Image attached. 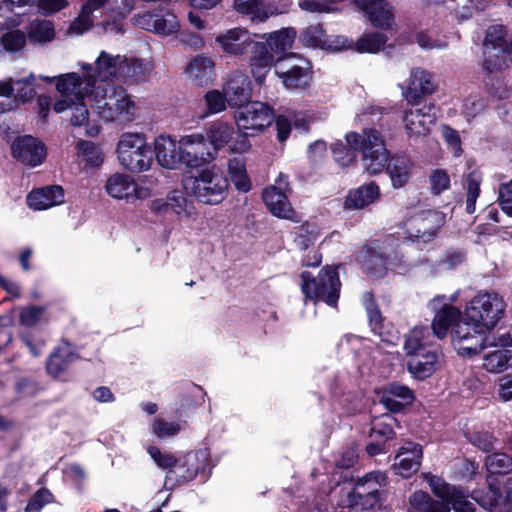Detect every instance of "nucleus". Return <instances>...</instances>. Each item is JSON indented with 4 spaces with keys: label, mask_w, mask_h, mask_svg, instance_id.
Segmentation results:
<instances>
[{
    "label": "nucleus",
    "mask_w": 512,
    "mask_h": 512,
    "mask_svg": "<svg viewBox=\"0 0 512 512\" xmlns=\"http://www.w3.org/2000/svg\"><path fill=\"white\" fill-rule=\"evenodd\" d=\"M276 185L267 187L262 193V198L268 210L278 218L293 219L295 212L289 203L284 189L287 181L283 175L276 180Z\"/></svg>",
    "instance_id": "4be33fe9"
},
{
    "label": "nucleus",
    "mask_w": 512,
    "mask_h": 512,
    "mask_svg": "<svg viewBox=\"0 0 512 512\" xmlns=\"http://www.w3.org/2000/svg\"><path fill=\"white\" fill-rule=\"evenodd\" d=\"M184 188L198 201L217 205L226 198L229 182L223 171L213 165L202 169L196 176L185 179Z\"/></svg>",
    "instance_id": "0eeeda50"
},
{
    "label": "nucleus",
    "mask_w": 512,
    "mask_h": 512,
    "mask_svg": "<svg viewBox=\"0 0 512 512\" xmlns=\"http://www.w3.org/2000/svg\"><path fill=\"white\" fill-rule=\"evenodd\" d=\"M301 279V289L307 298L321 300L329 306L336 305L341 287L336 268H323L317 278L304 271L301 273Z\"/></svg>",
    "instance_id": "9b49d317"
},
{
    "label": "nucleus",
    "mask_w": 512,
    "mask_h": 512,
    "mask_svg": "<svg viewBox=\"0 0 512 512\" xmlns=\"http://www.w3.org/2000/svg\"><path fill=\"white\" fill-rule=\"evenodd\" d=\"M512 366V350L501 348L484 356L483 367L491 373H500Z\"/></svg>",
    "instance_id": "a19ab883"
},
{
    "label": "nucleus",
    "mask_w": 512,
    "mask_h": 512,
    "mask_svg": "<svg viewBox=\"0 0 512 512\" xmlns=\"http://www.w3.org/2000/svg\"><path fill=\"white\" fill-rule=\"evenodd\" d=\"M332 503L341 510H355L360 512L365 510L362 507V502L356 493L355 486L345 484L339 487L331 499Z\"/></svg>",
    "instance_id": "58836bf2"
},
{
    "label": "nucleus",
    "mask_w": 512,
    "mask_h": 512,
    "mask_svg": "<svg viewBox=\"0 0 512 512\" xmlns=\"http://www.w3.org/2000/svg\"><path fill=\"white\" fill-rule=\"evenodd\" d=\"M0 42L4 50L14 53L24 48L26 34L21 30H9L2 34Z\"/></svg>",
    "instance_id": "8fccbe9b"
},
{
    "label": "nucleus",
    "mask_w": 512,
    "mask_h": 512,
    "mask_svg": "<svg viewBox=\"0 0 512 512\" xmlns=\"http://www.w3.org/2000/svg\"><path fill=\"white\" fill-rule=\"evenodd\" d=\"M433 494L442 502L433 500L426 492L416 491L410 497V504L413 508L424 512H450L449 505L454 512H475L474 502L468 499L463 490L451 486L443 479L430 473L424 474Z\"/></svg>",
    "instance_id": "7ed1b4c3"
},
{
    "label": "nucleus",
    "mask_w": 512,
    "mask_h": 512,
    "mask_svg": "<svg viewBox=\"0 0 512 512\" xmlns=\"http://www.w3.org/2000/svg\"><path fill=\"white\" fill-rule=\"evenodd\" d=\"M234 133V127L230 123L215 122L208 128L204 135L210 147L215 151V158L219 150L232 141Z\"/></svg>",
    "instance_id": "f704fd0d"
},
{
    "label": "nucleus",
    "mask_w": 512,
    "mask_h": 512,
    "mask_svg": "<svg viewBox=\"0 0 512 512\" xmlns=\"http://www.w3.org/2000/svg\"><path fill=\"white\" fill-rule=\"evenodd\" d=\"M117 154L121 166L132 173L149 170L153 162L151 146L138 133L123 134L117 146Z\"/></svg>",
    "instance_id": "9d476101"
},
{
    "label": "nucleus",
    "mask_w": 512,
    "mask_h": 512,
    "mask_svg": "<svg viewBox=\"0 0 512 512\" xmlns=\"http://www.w3.org/2000/svg\"><path fill=\"white\" fill-rule=\"evenodd\" d=\"M436 120V115L431 107L410 109L404 114L405 129L409 137L426 136Z\"/></svg>",
    "instance_id": "cd10ccee"
},
{
    "label": "nucleus",
    "mask_w": 512,
    "mask_h": 512,
    "mask_svg": "<svg viewBox=\"0 0 512 512\" xmlns=\"http://www.w3.org/2000/svg\"><path fill=\"white\" fill-rule=\"evenodd\" d=\"M388 396L398 398L405 404H409L413 400V392L406 385L391 383L383 390Z\"/></svg>",
    "instance_id": "69168bd1"
},
{
    "label": "nucleus",
    "mask_w": 512,
    "mask_h": 512,
    "mask_svg": "<svg viewBox=\"0 0 512 512\" xmlns=\"http://www.w3.org/2000/svg\"><path fill=\"white\" fill-rule=\"evenodd\" d=\"M429 344L430 331L427 327H414L405 339L408 371L419 380L430 377L441 365V352Z\"/></svg>",
    "instance_id": "39448f33"
},
{
    "label": "nucleus",
    "mask_w": 512,
    "mask_h": 512,
    "mask_svg": "<svg viewBox=\"0 0 512 512\" xmlns=\"http://www.w3.org/2000/svg\"><path fill=\"white\" fill-rule=\"evenodd\" d=\"M431 190L438 195L450 187V178L445 170L437 169L430 175Z\"/></svg>",
    "instance_id": "e2e57ef3"
},
{
    "label": "nucleus",
    "mask_w": 512,
    "mask_h": 512,
    "mask_svg": "<svg viewBox=\"0 0 512 512\" xmlns=\"http://www.w3.org/2000/svg\"><path fill=\"white\" fill-rule=\"evenodd\" d=\"M223 91L230 107L241 108L252 96V86L249 77L241 72H233L227 79Z\"/></svg>",
    "instance_id": "a878e982"
},
{
    "label": "nucleus",
    "mask_w": 512,
    "mask_h": 512,
    "mask_svg": "<svg viewBox=\"0 0 512 512\" xmlns=\"http://www.w3.org/2000/svg\"><path fill=\"white\" fill-rule=\"evenodd\" d=\"M444 299V296H437L429 303L430 309L435 312L431 328L438 339L445 338L448 330L452 329L461 318L460 310L449 304H443Z\"/></svg>",
    "instance_id": "412c9836"
},
{
    "label": "nucleus",
    "mask_w": 512,
    "mask_h": 512,
    "mask_svg": "<svg viewBox=\"0 0 512 512\" xmlns=\"http://www.w3.org/2000/svg\"><path fill=\"white\" fill-rule=\"evenodd\" d=\"M346 144L334 143L332 153L335 161L343 166H349L356 160V151L362 152L364 170L369 175L380 173L388 162L389 152L384 140L375 129H365L362 134L349 132L345 137Z\"/></svg>",
    "instance_id": "f257e3e1"
},
{
    "label": "nucleus",
    "mask_w": 512,
    "mask_h": 512,
    "mask_svg": "<svg viewBox=\"0 0 512 512\" xmlns=\"http://www.w3.org/2000/svg\"><path fill=\"white\" fill-rule=\"evenodd\" d=\"M506 30L502 25L488 28L483 44V68L488 73L500 71L507 65Z\"/></svg>",
    "instance_id": "dca6fc26"
},
{
    "label": "nucleus",
    "mask_w": 512,
    "mask_h": 512,
    "mask_svg": "<svg viewBox=\"0 0 512 512\" xmlns=\"http://www.w3.org/2000/svg\"><path fill=\"white\" fill-rule=\"evenodd\" d=\"M234 9L248 16L252 21H265L271 12L269 11L266 0H233Z\"/></svg>",
    "instance_id": "4c0bfd02"
},
{
    "label": "nucleus",
    "mask_w": 512,
    "mask_h": 512,
    "mask_svg": "<svg viewBox=\"0 0 512 512\" xmlns=\"http://www.w3.org/2000/svg\"><path fill=\"white\" fill-rule=\"evenodd\" d=\"M498 202L501 209L512 216V180L499 187Z\"/></svg>",
    "instance_id": "338daca9"
},
{
    "label": "nucleus",
    "mask_w": 512,
    "mask_h": 512,
    "mask_svg": "<svg viewBox=\"0 0 512 512\" xmlns=\"http://www.w3.org/2000/svg\"><path fill=\"white\" fill-rule=\"evenodd\" d=\"M147 451L158 467L168 471H170L174 461L177 458L171 453L161 451L158 447L155 446H150Z\"/></svg>",
    "instance_id": "052dcab7"
},
{
    "label": "nucleus",
    "mask_w": 512,
    "mask_h": 512,
    "mask_svg": "<svg viewBox=\"0 0 512 512\" xmlns=\"http://www.w3.org/2000/svg\"><path fill=\"white\" fill-rule=\"evenodd\" d=\"M323 30L320 25H311L302 33V41L307 46L316 47L322 43Z\"/></svg>",
    "instance_id": "774afa93"
},
{
    "label": "nucleus",
    "mask_w": 512,
    "mask_h": 512,
    "mask_svg": "<svg viewBox=\"0 0 512 512\" xmlns=\"http://www.w3.org/2000/svg\"><path fill=\"white\" fill-rule=\"evenodd\" d=\"M318 237V230L315 226H303L295 238V243L300 250H307L314 246Z\"/></svg>",
    "instance_id": "4d7b16f0"
},
{
    "label": "nucleus",
    "mask_w": 512,
    "mask_h": 512,
    "mask_svg": "<svg viewBox=\"0 0 512 512\" xmlns=\"http://www.w3.org/2000/svg\"><path fill=\"white\" fill-rule=\"evenodd\" d=\"M83 67L92 73L96 84H104L114 78L142 80L153 69L150 61L126 55H113L106 51L100 52L94 66Z\"/></svg>",
    "instance_id": "20e7f679"
},
{
    "label": "nucleus",
    "mask_w": 512,
    "mask_h": 512,
    "mask_svg": "<svg viewBox=\"0 0 512 512\" xmlns=\"http://www.w3.org/2000/svg\"><path fill=\"white\" fill-rule=\"evenodd\" d=\"M356 5L365 13L373 26L389 29L393 25L392 7L385 0H355Z\"/></svg>",
    "instance_id": "c85d7f7f"
},
{
    "label": "nucleus",
    "mask_w": 512,
    "mask_h": 512,
    "mask_svg": "<svg viewBox=\"0 0 512 512\" xmlns=\"http://www.w3.org/2000/svg\"><path fill=\"white\" fill-rule=\"evenodd\" d=\"M204 100L208 109V114L220 113L224 111L228 105L225 93H222L219 90L208 91L204 96Z\"/></svg>",
    "instance_id": "5fc2aeb1"
},
{
    "label": "nucleus",
    "mask_w": 512,
    "mask_h": 512,
    "mask_svg": "<svg viewBox=\"0 0 512 512\" xmlns=\"http://www.w3.org/2000/svg\"><path fill=\"white\" fill-rule=\"evenodd\" d=\"M386 37L382 33H369L364 34L359 38L355 44L358 52L376 53L378 52L386 42Z\"/></svg>",
    "instance_id": "09e8293b"
},
{
    "label": "nucleus",
    "mask_w": 512,
    "mask_h": 512,
    "mask_svg": "<svg viewBox=\"0 0 512 512\" xmlns=\"http://www.w3.org/2000/svg\"><path fill=\"white\" fill-rule=\"evenodd\" d=\"M485 331L476 327L472 322L459 319L451 330V342L455 350L461 356H472L478 354L486 345L487 339L484 338Z\"/></svg>",
    "instance_id": "2eb2a0df"
},
{
    "label": "nucleus",
    "mask_w": 512,
    "mask_h": 512,
    "mask_svg": "<svg viewBox=\"0 0 512 512\" xmlns=\"http://www.w3.org/2000/svg\"><path fill=\"white\" fill-rule=\"evenodd\" d=\"M469 442L478 449L489 452L494 449L496 438L487 431H478L467 435Z\"/></svg>",
    "instance_id": "6e6d98bb"
},
{
    "label": "nucleus",
    "mask_w": 512,
    "mask_h": 512,
    "mask_svg": "<svg viewBox=\"0 0 512 512\" xmlns=\"http://www.w3.org/2000/svg\"><path fill=\"white\" fill-rule=\"evenodd\" d=\"M46 307L30 305L21 308L19 321L21 325L32 327L45 319Z\"/></svg>",
    "instance_id": "3c124183"
},
{
    "label": "nucleus",
    "mask_w": 512,
    "mask_h": 512,
    "mask_svg": "<svg viewBox=\"0 0 512 512\" xmlns=\"http://www.w3.org/2000/svg\"><path fill=\"white\" fill-rule=\"evenodd\" d=\"M506 304L495 292L480 293L472 298L465 309L466 318L485 332L493 329L503 317Z\"/></svg>",
    "instance_id": "1a4fd4ad"
},
{
    "label": "nucleus",
    "mask_w": 512,
    "mask_h": 512,
    "mask_svg": "<svg viewBox=\"0 0 512 512\" xmlns=\"http://www.w3.org/2000/svg\"><path fill=\"white\" fill-rule=\"evenodd\" d=\"M198 455L196 453H188L181 457H177L170 471H167L165 483L175 481L183 483L193 480L198 473L197 465Z\"/></svg>",
    "instance_id": "7c9ffc66"
},
{
    "label": "nucleus",
    "mask_w": 512,
    "mask_h": 512,
    "mask_svg": "<svg viewBox=\"0 0 512 512\" xmlns=\"http://www.w3.org/2000/svg\"><path fill=\"white\" fill-rule=\"evenodd\" d=\"M104 188L110 197L128 203L145 200L153 196L150 187L144 185L143 182H137L132 176L122 172L110 175Z\"/></svg>",
    "instance_id": "ddd939ff"
},
{
    "label": "nucleus",
    "mask_w": 512,
    "mask_h": 512,
    "mask_svg": "<svg viewBox=\"0 0 512 512\" xmlns=\"http://www.w3.org/2000/svg\"><path fill=\"white\" fill-rule=\"evenodd\" d=\"M485 466L491 474H506L512 470V457L506 453H493L486 457Z\"/></svg>",
    "instance_id": "a18cd8bd"
},
{
    "label": "nucleus",
    "mask_w": 512,
    "mask_h": 512,
    "mask_svg": "<svg viewBox=\"0 0 512 512\" xmlns=\"http://www.w3.org/2000/svg\"><path fill=\"white\" fill-rule=\"evenodd\" d=\"M11 151L16 160L30 167L42 164L47 156L44 143L29 135L16 138L12 142Z\"/></svg>",
    "instance_id": "aec40b11"
},
{
    "label": "nucleus",
    "mask_w": 512,
    "mask_h": 512,
    "mask_svg": "<svg viewBox=\"0 0 512 512\" xmlns=\"http://www.w3.org/2000/svg\"><path fill=\"white\" fill-rule=\"evenodd\" d=\"M225 54L242 56L251 52L250 68L256 82H263L273 65V58L263 42L257 41L244 28H233L216 37Z\"/></svg>",
    "instance_id": "f03ea898"
},
{
    "label": "nucleus",
    "mask_w": 512,
    "mask_h": 512,
    "mask_svg": "<svg viewBox=\"0 0 512 512\" xmlns=\"http://www.w3.org/2000/svg\"><path fill=\"white\" fill-rule=\"evenodd\" d=\"M287 89H303L312 79L311 63L303 57L289 55L283 58L276 70Z\"/></svg>",
    "instance_id": "a211bd4d"
},
{
    "label": "nucleus",
    "mask_w": 512,
    "mask_h": 512,
    "mask_svg": "<svg viewBox=\"0 0 512 512\" xmlns=\"http://www.w3.org/2000/svg\"><path fill=\"white\" fill-rule=\"evenodd\" d=\"M65 201L64 189L60 185H49L32 190L27 196V204L33 210H47L63 204Z\"/></svg>",
    "instance_id": "c756f323"
},
{
    "label": "nucleus",
    "mask_w": 512,
    "mask_h": 512,
    "mask_svg": "<svg viewBox=\"0 0 512 512\" xmlns=\"http://www.w3.org/2000/svg\"><path fill=\"white\" fill-rule=\"evenodd\" d=\"M97 85L92 73L87 69L83 76L75 72L57 76L56 90L61 94V99L54 103V111L62 113L71 108L75 102L84 101L85 97L92 101V92Z\"/></svg>",
    "instance_id": "6e6552de"
},
{
    "label": "nucleus",
    "mask_w": 512,
    "mask_h": 512,
    "mask_svg": "<svg viewBox=\"0 0 512 512\" xmlns=\"http://www.w3.org/2000/svg\"><path fill=\"white\" fill-rule=\"evenodd\" d=\"M395 423L396 419L389 414L374 419L371 424L370 437L386 443L387 440L394 437L393 426Z\"/></svg>",
    "instance_id": "c03bdc74"
},
{
    "label": "nucleus",
    "mask_w": 512,
    "mask_h": 512,
    "mask_svg": "<svg viewBox=\"0 0 512 512\" xmlns=\"http://www.w3.org/2000/svg\"><path fill=\"white\" fill-rule=\"evenodd\" d=\"M154 29L161 35H171L178 30V22L173 14H166L157 18L154 22Z\"/></svg>",
    "instance_id": "680f3d73"
},
{
    "label": "nucleus",
    "mask_w": 512,
    "mask_h": 512,
    "mask_svg": "<svg viewBox=\"0 0 512 512\" xmlns=\"http://www.w3.org/2000/svg\"><path fill=\"white\" fill-rule=\"evenodd\" d=\"M181 430L182 425L177 422H166L162 419H155L153 422V433L158 438L177 435Z\"/></svg>",
    "instance_id": "13d9d810"
},
{
    "label": "nucleus",
    "mask_w": 512,
    "mask_h": 512,
    "mask_svg": "<svg viewBox=\"0 0 512 512\" xmlns=\"http://www.w3.org/2000/svg\"><path fill=\"white\" fill-rule=\"evenodd\" d=\"M296 32L293 29L285 28L270 34L267 42L264 43L268 53L274 59L276 55L284 53L292 47Z\"/></svg>",
    "instance_id": "ea45409f"
},
{
    "label": "nucleus",
    "mask_w": 512,
    "mask_h": 512,
    "mask_svg": "<svg viewBox=\"0 0 512 512\" xmlns=\"http://www.w3.org/2000/svg\"><path fill=\"white\" fill-rule=\"evenodd\" d=\"M386 484V476L382 472H369L354 484L356 493L365 510L374 508L380 501V490Z\"/></svg>",
    "instance_id": "5701e85b"
},
{
    "label": "nucleus",
    "mask_w": 512,
    "mask_h": 512,
    "mask_svg": "<svg viewBox=\"0 0 512 512\" xmlns=\"http://www.w3.org/2000/svg\"><path fill=\"white\" fill-rule=\"evenodd\" d=\"M481 175L473 171L467 175L466 178V211L469 214L475 212L476 201L480 195V184H481Z\"/></svg>",
    "instance_id": "de8ad7c7"
},
{
    "label": "nucleus",
    "mask_w": 512,
    "mask_h": 512,
    "mask_svg": "<svg viewBox=\"0 0 512 512\" xmlns=\"http://www.w3.org/2000/svg\"><path fill=\"white\" fill-rule=\"evenodd\" d=\"M76 149L79 155L85 157L88 164L98 166L103 162V154L94 143L80 140L77 142Z\"/></svg>",
    "instance_id": "603ef678"
},
{
    "label": "nucleus",
    "mask_w": 512,
    "mask_h": 512,
    "mask_svg": "<svg viewBox=\"0 0 512 512\" xmlns=\"http://www.w3.org/2000/svg\"><path fill=\"white\" fill-rule=\"evenodd\" d=\"M179 141L184 166L198 168L215 159V151L203 133L183 135Z\"/></svg>",
    "instance_id": "f3484780"
},
{
    "label": "nucleus",
    "mask_w": 512,
    "mask_h": 512,
    "mask_svg": "<svg viewBox=\"0 0 512 512\" xmlns=\"http://www.w3.org/2000/svg\"><path fill=\"white\" fill-rule=\"evenodd\" d=\"M472 498L489 512H512V478L502 484L490 483L485 491L475 490Z\"/></svg>",
    "instance_id": "6ab92c4d"
},
{
    "label": "nucleus",
    "mask_w": 512,
    "mask_h": 512,
    "mask_svg": "<svg viewBox=\"0 0 512 512\" xmlns=\"http://www.w3.org/2000/svg\"><path fill=\"white\" fill-rule=\"evenodd\" d=\"M444 224V215L434 210L411 209L401 227L411 241L428 243L433 240Z\"/></svg>",
    "instance_id": "f8f14e48"
},
{
    "label": "nucleus",
    "mask_w": 512,
    "mask_h": 512,
    "mask_svg": "<svg viewBox=\"0 0 512 512\" xmlns=\"http://www.w3.org/2000/svg\"><path fill=\"white\" fill-rule=\"evenodd\" d=\"M436 87L434 76L417 67L411 70L408 86L403 95L409 103L418 104L423 96L434 93Z\"/></svg>",
    "instance_id": "393cba45"
},
{
    "label": "nucleus",
    "mask_w": 512,
    "mask_h": 512,
    "mask_svg": "<svg viewBox=\"0 0 512 512\" xmlns=\"http://www.w3.org/2000/svg\"><path fill=\"white\" fill-rule=\"evenodd\" d=\"M154 153L158 164L166 169H177L181 165L180 141L171 136L161 135L155 139Z\"/></svg>",
    "instance_id": "bb28decb"
},
{
    "label": "nucleus",
    "mask_w": 512,
    "mask_h": 512,
    "mask_svg": "<svg viewBox=\"0 0 512 512\" xmlns=\"http://www.w3.org/2000/svg\"><path fill=\"white\" fill-rule=\"evenodd\" d=\"M275 119L273 110L266 104L254 101L248 102L235 115V121L240 132L251 136L262 133Z\"/></svg>",
    "instance_id": "4468645a"
},
{
    "label": "nucleus",
    "mask_w": 512,
    "mask_h": 512,
    "mask_svg": "<svg viewBox=\"0 0 512 512\" xmlns=\"http://www.w3.org/2000/svg\"><path fill=\"white\" fill-rule=\"evenodd\" d=\"M188 201L183 193L179 191L171 192L167 197L166 206L177 215H183L187 213Z\"/></svg>",
    "instance_id": "0e129e2a"
},
{
    "label": "nucleus",
    "mask_w": 512,
    "mask_h": 512,
    "mask_svg": "<svg viewBox=\"0 0 512 512\" xmlns=\"http://www.w3.org/2000/svg\"><path fill=\"white\" fill-rule=\"evenodd\" d=\"M72 116L70 119V123L74 127H82L85 126V134L87 136L94 137L98 135L100 131V127L96 124H90L89 122V111L87 109V104L84 101L75 102L71 108Z\"/></svg>",
    "instance_id": "79ce46f5"
},
{
    "label": "nucleus",
    "mask_w": 512,
    "mask_h": 512,
    "mask_svg": "<svg viewBox=\"0 0 512 512\" xmlns=\"http://www.w3.org/2000/svg\"><path fill=\"white\" fill-rule=\"evenodd\" d=\"M228 172L232 183L238 191L246 193L251 189V182L243 159L236 157L230 159L228 162Z\"/></svg>",
    "instance_id": "37998d69"
},
{
    "label": "nucleus",
    "mask_w": 512,
    "mask_h": 512,
    "mask_svg": "<svg viewBox=\"0 0 512 512\" xmlns=\"http://www.w3.org/2000/svg\"><path fill=\"white\" fill-rule=\"evenodd\" d=\"M380 197L377 184L370 182L348 192L344 208L347 210H360L374 203Z\"/></svg>",
    "instance_id": "2f4dec72"
},
{
    "label": "nucleus",
    "mask_w": 512,
    "mask_h": 512,
    "mask_svg": "<svg viewBox=\"0 0 512 512\" xmlns=\"http://www.w3.org/2000/svg\"><path fill=\"white\" fill-rule=\"evenodd\" d=\"M109 0H87L80 11L79 16L73 21L70 29L76 34H82L93 24L94 12L102 9Z\"/></svg>",
    "instance_id": "e433bc0d"
},
{
    "label": "nucleus",
    "mask_w": 512,
    "mask_h": 512,
    "mask_svg": "<svg viewBox=\"0 0 512 512\" xmlns=\"http://www.w3.org/2000/svg\"><path fill=\"white\" fill-rule=\"evenodd\" d=\"M92 106L105 121H130L135 116L136 105L121 88H112L107 84H98L92 92Z\"/></svg>",
    "instance_id": "423d86ee"
},
{
    "label": "nucleus",
    "mask_w": 512,
    "mask_h": 512,
    "mask_svg": "<svg viewBox=\"0 0 512 512\" xmlns=\"http://www.w3.org/2000/svg\"><path fill=\"white\" fill-rule=\"evenodd\" d=\"M52 500V493L49 490L42 488L38 490L30 499L25 509V512H41L43 507L46 504L52 502Z\"/></svg>",
    "instance_id": "bf43d9fd"
},
{
    "label": "nucleus",
    "mask_w": 512,
    "mask_h": 512,
    "mask_svg": "<svg viewBox=\"0 0 512 512\" xmlns=\"http://www.w3.org/2000/svg\"><path fill=\"white\" fill-rule=\"evenodd\" d=\"M36 77L30 73L26 78L14 81L15 98L23 102L32 99L35 95V90L32 85L35 83Z\"/></svg>",
    "instance_id": "864d4df0"
},
{
    "label": "nucleus",
    "mask_w": 512,
    "mask_h": 512,
    "mask_svg": "<svg viewBox=\"0 0 512 512\" xmlns=\"http://www.w3.org/2000/svg\"><path fill=\"white\" fill-rule=\"evenodd\" d=\"M422 457L423 449L420 444L406 442L395 455L393 470L396 474L408 478L419 470Z\"/></svg>",
    "instance_id": "b1692460"
},
{
    "label": "nucleus",
    "mask_w": 512,
    "mask_h": 512,
    "mask_svg": "<svg viewBox=\"0 0 512 512\" xmlns=\"http://www.w3.org/2000/svg\"><path fill=\"white\" fill-rule=\"evenodd\" d=\"M186 75L197 85H206L214 77V62L205 56L195 57L185 70Z\"/></svg>",
    "instance_id": "473e14b6"
},
{
    "label": "nucleus",
    "mask_w": 512,
    "mask_h": 512,
    "mask_svg": "<svg viewBox=\"0 0 512 512\" xmlns=\"http://www.w3.org/2000/svg\"><path fill=\"white\" fill-rule=\"evenodd\" d=\"M31 41L42 43L51 41L54 37V27L48 20H36L30 24L28 32Z\"/></svg>",
    "instance_id": "49530a36"
},
{
    "label": "nucleus",
    "mask_w": 512,
    "mask_h": 512,
    "mask_svg": "<svg viewBox=\"0 0 512 512\" xmlns=\"http://www.w3.org/2000/svg\"><path fill=\"white\" fill-rule=\"evenodd\" d=\"M390 176L392 186L396 189L405 186L412 173L413 163L407 157H394L385 165Z\"/></svg>",
    "instance_id": "72a5a7b5"
},
{
    "label": "nucleus",
    "mask_w": 512,
    "mask_h": 512,
    "mask_svg": "<svg viewBox=\"0 0 512 512\" xmlns=\"http://www.w3.org/2000/svg\"><path fill=\"white\" fill-rule=\"evenodd\" d=\"M73 359L74 354L70 344H61L54 350L47 361L46 369L48 374L58 377L68 368Z\"/></svg>",
    "instance_id": "c9c22d12"
}]
</instances>
